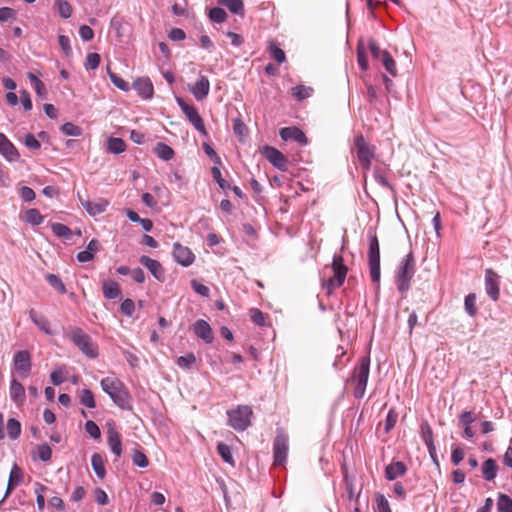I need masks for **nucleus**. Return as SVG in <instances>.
I'll return each instance as SVG.
<instances>
[{
    "mask_svg": "<svg viewBox=\"0 0 512 512\" xmlns=\"http://www.w3.org/2000/svg\"><path fill=\"white\" fill-rule=\"evenodd\" d=\"M211 174L213 179L218 183L219 187L222 190L225 191L231 188L230 184L225 179L222 178L221 171L217 166L212 167Z\"/></svg>",
    "mask_w": 512,
    "mask_h": 512,
    "instance_id": "nucleus-47",
    "label": "nucleus"
},
{
    "mask_svg": "<svg viewBox=\"0 0 512 512\" xmlns=\"http://www.w3.org/2000/svg\"><path fill=\"white\" fill-rule=\"evenodd\" d=\"M13 369L20 378H27L32 369V360L29 351L20 350L15 353L13 358Z\"/></svg>",
    "mask_w": 512,
    "mask_h": 512,
    "instance_id": "nucleus-9",
    "label": "nucleus"
},
{
    "mask_svg": "<svg viewBox=\"0 0 512 512\" xmlns=\"http://www.w3.org/2000/svg\"><path fill=\"white\" fill-rule=\"evenodd\" d=\"M108 445L111 451L117 456L120 457L122 453V442L119 433L114 428H109L107 432Z\"/></svg>",
    "mask_w": 512,
    "mask_h": 512,
    "instance_id": "nucleus-24",
    "label": "nucleus"
},
{
    "mask_svg": "<svg viewBox=\"0 0 512 512\" xmlns=\"http://www.w3.org/2000/svg\"><path fill=\"white\" fill-rule=\"evenodd\" d=\"M374 179L382 187L387 188L391 191L394 190L393 186L390 184L387 178L384 175H382L378 170L374 171Z\"/></svg>",
    "mask_w": 512,
    "mask_h": 512,
    "instance_id": "nucleus-63",
    "label": "nucleus"
},
{
    "mask_svg": "<svg viewBox=\"0 0 512 512\" xmlns=\"http://www.w3.org/2000/svg\"><path fill=\"white\" fill-rule=\"evenodd\" d=\"M20 197L25 202H31L35 199L36 195L32 188L28 186H23L20 189Z\"/></svg>",
    "mask_w": 512,
    "mask_h": 512,
    "instance_id": "nucleus-61",
    "label": "nucleus"
},
{
    "mask_svg": "<svg viewBox=\"0 0 512 512\" xmlns=\"http://www.w3.org/2000/svg\"><path fill=\"white\" fill-rule=\"evenodd\" d=\"M369 248L367 253L368 265L370 271V278L373 283L379 284L380 272V246L375 233H368Z\"/></svg>",
    "mask_w": 512,
    "mask_h": 512,
    "instance_id": "nucleus-4",
    "label": "nucleus"
},
{
    "mask_svg": "<svg viewBox=\"0 0 512 512\" xmlns=\"http://www.w3.org/2000/svg\"><path fill=\"white\" fill-rule=\"evenodd\" d=\"M397 419H398V414L396 413V411L393 409L389 410V412L386 416V419H385L384 430L386 433L389 432L392 428H394V426L397 423Z\"/></svg>",
    "mask_w": 512,
    "mask_h": 512,
    "instance_id": "nucleus-54",
    "label": "nucleus"
},
{
    "mask_svg": "<svg viewBox=\"0 0 512 512\" xmlns=\"http://www.w3.org/2000/svg\"><path fill=\"white\" fill-rule=\"evenodd\" d=\"M79 35L83 41H90L94 37V31L88 25H81Z\"/></svg>",
    "mask_w": 512,
    "mask_h": 512,
    "instance_id": "nucleus-64",
    "label": "nucleus"
},
{
    "mask_svg": "<svg viewBox=\"0 0 512 512\" xmlns=\"http://www.w3.org/2000/svg\"><path fill=\"white\" fill-rule=\"evenodd\" d=\"M58 42L60 47L66 56H69L72 53V48L70 46V39L65 35L58 36Z\"/></svg>",
    "mask_w": 512,
    "mask_h": 512,
    "instance_id": "nucleus-62",
    "label": "nucleus"
},
{
    "mask_svg": "<svg viewBox=\"0 0 512 512\" xmlns=\"http://www.w3.org/2000/svg\"><path fill=\"white\" fill-rule=\"evenodd\" d=\"M121 312L126 316H132L135 311V304L134 301L127 298L125 299L120 306Z\"/></svg>",
    "mask_w": 512,
    "mask_h": 512,
    "instance_id": "nucleus-55",
    "label": "nucleus"
},
{
    "mask_svg": "<svg viewBox=\"0 0 512 512\" xmlns=\"http://www.w3.org/2000/svg\"><path fill=\"white\" fill-rule=\"evenodd\" d=\"M173 257L175 261L183 267L192 265L195 260V255L192 253V251L180 243H174Z\"/></svg>",
    "mask_w": 512,
    "mask_h": 512,
    "instance_id": "nucleus-14",
    "label": "nucleus"
},
{
    "mask_svg": "<svg viewBox=\"0 0 512 512\" xmlns=\"http://www.w3.org/2000/svg\"><path fill=\"white\" fill-rule=\"evenodd\" d=\"M420 433H421V438L423 439L425 445L427 446V449H428V452H429L431 458L433 459V461L436 464H438L437 456H436V447L434 445V440H433V430L426 420L421 422Z\"/></svg>",
    "mask_w": 512,
    "mask_h": 512,
    "instance_id": "nucleus-15",
    "label": "nucleus"
},
{
    "mask_svg": "<svg viewBox=\"0 0 512 512\" xmlns=\"http://www.w3.org/2000/svg\"><path fill=\"white\" fill-rule=\"evenodd\" d=\"M272 57L279 63L282 64L286 60L285 52L279 48L274 42H270L269 46Z\"/></svg>",
    "mask_w": 512,
    "mask_h": 512,
    "instance_id": "nucleus-48",
    "label": "nucleus"
},
{
    "mask_svg": "<svg viewBox=\"0 0 512 512\" xmlns=\"http://www.w3.org/2000/svg\"><path fill=\"white\" fill-rule=\"evenodd\" d=\"M134 89L143 98H150L153 94V85L148 78H139L133 83Z\"/></svg>",
    "mask_w": 512,
    "mask_h": 512,
    "instance_id": "nucleus-25",
    "label": "nucleus"
},
{
    "mask_svg": "<svg viewBox=\"0 0 512 512\" xmlns=\"http://www.w3.org/2000/svg\"><path fill=\"white\" fill-rule=\"evenodd\" d=\"M69 339L77 346L83 354L94 359L98 356V347L91 337L80 328H72L68 332Z\"/></svg>",
    "mask_w": 512,
    "mask_h": 512,
    "instance_id": "nucleus-6",
    "label": "nucleus"
},
{
    "mask_svg": "<svg viewBox=\"0 0 512 512\" xmlns=\"http://www.w3.org/2000/svg\"><path fill=\"white\" fill-rule=\"evenodd\" d=\"M497 510L498 512H512L511 497L504 493H499L497 499Z\"/></svg>",
    "mask_w": 512,
    "mask_h": 512,
    "instance_id": "nucleus-35",
    "label": "nucleus"
},
{
    "mask_svg": "<svg viewBox=\"0 0 512 512\" xmlns=\"http://www.w3.org/2000/svg\"><path fill=\"white\" fill-rule=\"evenodd\" d=\"M464 307L469 316L474 317L477 314L476 295L474 293H470L465 297Z\"/></svg>",
    "mask_w": 512,
    "mask_h": 512,
    "instance_id": "nucleus-39",
    "label": "nucleus"
},
{
    "mask_svg": "<svg viewBox=\"0 0 512 512\" xmlns=\"http://www.w3.org/2000/svg\"><path fill=\"white\" fill-rule=\"evenodd\" d=\"M498 470L497 463L494 459H486L482 465L483 477L487 481H492L496 477Z\"/></svg>",
    "mask_w": 512,
    "mask_h": 512,
    "instance_id": "nucleus-27",
    "label": "nucleus"
},
{
    "mask_svg": "<svg viewBox=\"0 0 512 512\" xmlns=\"http://www.w3.org/2000/svg\"><path fill=\"white\" fill-rule=\"evenodd\" d=\"M154 153L164 161H169L174 156V150L163 142L156 143Z\"/></svg>",
    "mask_w": 512,
    "mask_h": 512,
    "instance_id": "nucleus-28",
    "label": "nucleus"
},
{
    "mask_svg": "<svg viewBox=\"0 0 512 512\" xmlns=\"http://www.w3.org/2000/svg\"><path fill=\"white\" fill-rule=\"evenodd\" d=\"M415 272V258L413 252L410 251L399 262L395 270V283L399 292L405 293L410 289V282Z\"/></svg>",
    "mask_w": 512,
    "mask_h": 512,
    "instance_id": "nucleus-2",
    "label": "nucleus"
},
{
    "mask_svg": "<svg viewBox=\"0 0 512 512\" xmlns=\"http://www.w3.org/2000/svg\"><path fill=\"white\" fill-rule=\"evenodd\" d=\"M332 270L334 275L323 284L328 294H331L334 289L341 287L347 276L348 268L344 264V259L340 254L333 256Z\"/></svg>",
    "mask_w": 512,
    "mask_h": 512,
    "instance_id": "nucleus-7",
    "label": "nucleus"
},
{
    "mask_svg": "<svg viewBox=\"0 0 512 512\" xmlns=\"http://www.w3.org/2000/svg\"><path fill=\"white\" fill-rule=\"evenodd\" d=\"M61 131L67 136H76L77 137V136L82 135L81 127H79L71 122L64 123L61 126Z\"/></svg>",
    "mask_w": 512,
    "mask_h": 512,
    "instance_id": "nucleus-46",
    "label": "nucleus"
},
{
    "mask_svg": "<svg viewBox=\"0 0 512 512\" xmlns=\"http://www.w3.org/2000/svg\"><path fill=\"white\" fill-rule=\"evenodd\" d=\"M59 15L64 18L68 19L72 15V7L66 0H57L55 3Z\"/></svg>",
    "mask_w": 512,
    "mask_h": 512,
    "instance_id": "nucleus-42",
    "label": "nucleus"
},
{
    "mask_svg": "<svg viewBox=\"0 0 512 512\" xmlns=\"http://www.w3.org/2000/svg\"><path fill=\"white\" fill-rule=\"evenodd\" d=\"M263 153L266 159L277 169L281 171H286L288 169V160L278 149L271 146H265Z\"/></svg>",
    "mask_w": 512,
    "mask_h": 512,
    "instance_id": "nucleus-13",
    "label": "nucleus"
},
{
    "mask_svg": "<svg viewBox=\"0 0 512 512\" xmlns=\"http://www.w3.org/2000/svg\"><path fill=\"white\" fill-rule=\"evenodd\" d=\"M178 105L180 106L183 113L188 118L189 122L194 128L199 131L202 135L206 136L207 131L203 122L202 117L193 105L187 104L182 98L177 99Z\"/></svg>",
    "mask_w": 512,
    "mask_h": 512,
    "instance_id": "nucleus-11",
    "label": "nucleus"
},
{
    "mask_svg": "<svg viewBox=\"0 0 512 512\" xmlns=\"http://www.w3.org/2000/svg\"><path fill=\"white\" fill-rule=\"evenodd\" d=\"M51 229L53 233L60 238L69 239L72 235L70 228L62 223H52Z\"/></svg>",
    "mask_w": 512,
    "mask_h": 512,
    "instance_id": "nucleus-38",
    "label": "nucleus"
},
{
    "mask_svg": "<svg viewBox=\"0 0 512 512\" xmlns=\"http://www.w3.org/2000/svg\"><path fill=\"white\" fill-rule=\"evenodd\" d=\"M132 462L134 465L141 468H145L149 464L147 456L139 449H134L132 454Z\"/></svg>",
    "mask_w": 512,
    "mask_h": 512,
    "instance_id": "nucleus-44",
    "label": "nucleus"
},
{
    "mask_svg": "<svg viewBox=\"0 0 512 512\" xmlns=\"http://www.w3.org/2000/svg\"><path fill=\"white\" fill-rule=\"evenodd\" d=\"M219 4L224 5L228 10L236 15L244 14V3L242 0H219Z\"/></svg>",
    "mask_w": 512,
    "mask_h": 512,
    "instance_id": "nucleus-30",
    "label": "nucleus"
},
{
    "mask_svg": "<svg viewBox=\"0 0 512 512\" xmlns=\"http://www.w3.org/2000/svg\"><path fill=\"white\" fill-rule=\"evenodd\" d=\"M378 512H391L388 500L381 494L376 496Z\"/></svg>",
    "mask_w": 512,
    "mask_h": 512,
    "instance_id": "nucleus-59",
    "label": "nucleus"
},
{
    "mask_svg": "<svg viewBox=\"0 0 512 512\" xmlns=\"http://www.w3.org/2000/svg\"><path fill=\"white\" fill-rule=\"evenodd\" d=\"M24 218L27 223L33 226L40 225L44 220V217L41 215L39 210L35 208L28 209L25 212Z\"/></svg>",
    "mask_w": 512,
    "mask_h": 512,
    "instance_id": "nucleus-36",
    "label": "nucleus"
},
{
    "mask_svg": "<svg viewBox=\"0 0 512 512\" xmlns=\"http://www.w3.org/2000/svg\"><path fill=\"white\" fill-rule=\"evenodd\" d=\"M370 372V358L361 357L353 370L351 380L356 382L354 397L360 399L364 396Z\"/></svg>",
    "mask_w": 512,
    "mask_h": 512,
    "instance_id": "nucleus-3",
    "label": "nucleus"
},
{
    "mask_svg": "<svg viewBox=\"0 0 512 512\" xmlns=\"http://www.w3.org/2000/svg\"><path fill=\"white\" fill-rule=\"evenodd\" d=\"M407 471L406 465L401 461L392 462L385 468V478L393 481L396 478L404 475Z\"/></svg>",
    "mask_w": 512,
    "mask_h": 512,
    "instance_id": "nucleus-23",
    "label": "nucleus"
},
{
    "mask_svg": "<svg viewBox=\"0 0 512 512\" xmlns=\"http://www.w3.org/2000/svg\"><path fill=\"white\" fill-rule=\"evenodd\" d=\"M139 262L145 268H147L150 273L159 281H163L165 278V273L162 265L159 261L150 258L149 256H141Z\"/></svg>",
    "mask_w": 512,
    "mask_h": 512,
    "instance_id": "nucleus-18",
    "label": "nucleus"
},
{
    "mask_svg": "<svg viewBox=\"0 0 512 512\" xmlns=\"http://www.w3.org/2000/svg\"><path fill=\"white\" fill-rule=\"evenodd\" d=\"M209 18L215 23H223L227 19V13L220 7H214L209 11Z\"/></svg>",
    "mask_w": 512,
    "mask_h": 512,
    "instance_id": "nucleus-43",
    "label": "nucleus"
},
{
    "mask_svg": "<svg viewBox=\"0 0 512 512\" xmlns=\"http://www.w3.org/2000/svg\"><path fill=\"white\" fill-rule=\"evenodd\" d=\"M485 291L489 298L497 301L500 296V276L492 269L485 270Z\"/></svg>",
    "mask_w": 512,
    "mask_h": 512,
    "instance_id": "nucleus-12",
    "label": "nucleus"
},
{
    "mask_svg": "<svg viewBox=\"0 0 512 512\" xmlns=\"http://www.w3.org/2000/svg\"><path fill=\"white\" fill-rule=\"evenodd\" d=\"M250 318L251 320L258 326H264L265 325V315L264 313L257 309V308H252L250 309Z\"/></svg>",
    "mask_w": 512,
    "mask_h": 512,
    "instance_id": "nucleus-53",
    "label": "nucleus"
},
{
    "mask_svg": "<svg viewBox=\"0 0 512 512\" xmlns=\"http://www.w3.org/2000/svg\"><path fill=\"white\" fill-rule=\"evenodd\" d=\"M108 74H109V78L111 80V82L117 87L119 88L120 90H123V91H127L129 90V84L128 82H126L124 79H122L121 77H119L117 74H115L114 72H111L109 69H108Z\"/></svg>",
    "mask_w": 512,
    "mask_h": 512,
    "instance_id": "nucleus-49",
    "label": "nucleus"
},
{
    "mask_svg": "<svg viewBox=\"0 0 512 512\" xmlns=\"http://www.w3.org/2000/svg\"><path fill=\"white\" fill-rule=\"evenodd\" d=\"M78 197L81 205L85 208L90 216H97L105 212L109 205V202L103 198H100L96 201H90L88 199H83L80 195H78Z\"/></svg>",
    "mask_w": 512,
    "mask_h": 512,
    "instance_id": "nucleus-17",
    "label": "nucleus"
},
{
    "mask_svg": "<svg viewBox=\"0 0 512 512\" xmlns=\"http://www.w3.org/2000/svg\"><path fill=\"white\" fill-rule=\"evenodd\" d=\"M6 428L9 438L12 440L17 439L21 434V424L15 418L8 419Z\"/></svg>",
    "mask_w": 512,
    "mask_h": 512,
    "instance_id": "nucleus-33",
    "label": "nucleus"
},
{
    "mask_svg": "<svg viewBox=\"0 0 512 512\" xmlns=\"http://www.w3.org/2000/svg\"><path fill=\"white\" fill-rule=\"evenodd\" d=\"M38 458L43 461L47 462L51 459L52 456V449L51 447L44 443L38 446L37 448Z\"/></svg>",
    "mask_w": 512,
    "mask_h": 512,
    "instance_id": "nucleus-50",
    "label": "nucleus"
},
{
    "mask_svg": "<svg viewBox=\"0 0 512 512\" xmlns=\"http://www.w3.org/2000/svg\"><path fill=\"white\" fill-rule=\"evenodd\" d=\"M196 362V357L193 353H187L184 356L177 358L176 363L182 369H191Z\"/></svg>",
    "mask_w": 512,
    "mask_h": 512,
    "instance_id": "nucleus-41",
    "label": "nucleus"
},
{
    "mask_svg": "<svg viewBox=\"0 0 512 512\" xmlns=\"http://www.w3.org/2000/svg\"><path fill=\"white\" fill-rule=\"evenodd\" d=\"M102 390L122 410H132L130 395L124 383L115 376H108L100 382Z\"/></svg>",
    "mask_w": 512,
    "mask_h": 512,
    "instance_id": "nucleus-1",
    "label": "nucleus"
},
{
    "mask_svg": "<svg viewBox=\"0 0 512 512\" xmlns=\"http://www.w3.org/2000/svg\"><path fill=\"white\" fill-rule=\"evenodd\" d=\"M91 465L98 478L103 479L106 475V469L102 456L98 453H94L91 456Z\"/></svg>",
    "mask_w": 512,
    "mask_h": 512,
    "instance_id": "nucleus-29",
    "label": "nucleus"
},
{
    "mask_svg": "<svg viewBox=\"0 0 512 512\" xmlns=\"http://www.w3.org/2000/svg\"><path fill=\"white\" fill-rule=\"evenodd\" d=\"M9 394L17 406H22L25 403V388L16 378H12L10 381Z\"/></svg>",
    "mask_w": 512,
    "mask_h": 512,
    "instance_id": "nucleus-21",
    "label": "nucleus"
},
{
    "mask_svg": "<svg viewBox=\"0 0 512 512\" xmlns=\"http://www.w3.org/2000/svg\"><path fill=\"white\" fill-rule=\"evenodd\" d=\"M379 60H381L387 72H389L392 76L397 75L396 63L388 51L384 50L382 57Z\"/></svg>",
    "mask_w": 512,
    "mask_h": 512,
    "instance_id": "nucleus-34",
    "label": "nucleus"
},
{
    "mask_svg": "<svg viewBox=\"0 0 512 512\" xmlns=\"http://www.w3.org/2000/svg\"><path fill=\"white\" fill-rule=\"evenodd\" d=\"M191 287L197 294L203 297H208L210 294L209 288L206 285L198 282L197 280L191 281Z\"/></svg>",
    "mask_w": 512,
    "mask_h": 512,
    "instance_id": "nucleus-56",
    "label": "nucleus"
},
{
    "mask_svg": "<svg viewBox=\"0 0 512 512\" xmlns=\"http://www.w3.org/2000/svg\"><path fill=\"white\" fill-rule=\"evenodd\" d=\"M23 479V472L22 470L14 464V466L11 469L9 480L14 482L16 485H19Z\"/></svg>",
    "mask_w": 512,
    "mask_h": 512,
    "instance_id": "nucleus-58",
    "label": "nucleus"
},
{
    "mask_svg": "<svg viewBox=\"0 0 512 512\" xmlns=\"http://www.w3.org/2000/svg\"><path fill=\"white\" fill-rule=\"evenodd\" d=\"M47 282L60 294L66 293V287L60 277L55 274H47L46 275Z\"/></svg>",
    "mask_w": 512,
    "mask_h": 512,
    "instance_id": "nucleus-40",
    "label": "nucleus"
},
{
    "mask_svg": "<svg viewBox=\"0 0 512 512\" xmlns=\"http://www.w3.org/2000/svg\"><path fill=\"white\" fill-rule=\"evenodd\" d=\"M101 58L98 53H89L86 56L85 67L86 69L95 70L100 64Z\"/></svg>",
    "mask_w": 512,
    "mask_h": 512,
    "instance_id": "nucleus-51",
    "label": "nucleus"
},
{
    "mask_svg": "<svg viewBox=\"0 0 512 512\" xmlns=\"http://www.w3.org/2000/svg\"><path fill=\"white\" fill-rule=\"evenodd\" d=\"M190 91L198 101L204 100L210 91L209 79L201 75L197 82L190 88Z\"/></svg>",
    "mask_w": 512,
    "mask_h": 512,
    "instance_id": "nucleus-20",
    "label": "nucleus"
},
{
    "mask_svg": "<svg viewBox=\"0 0 512 512\" xmlns=\"http://www.w3.org/2000/svg\"><path fill=\"white\" fill-rule=\"evenodd\" d=\"M233 131L238 136H244L247 134V126L240 118H236L233 121Z\"/></svg>",
    "mask_w": 512,
    "mask_h": 512,
    "instance_id": "nucleus-60",
    "label": "nucleus"
},
{
    "mask_svg": "<svg viewBox=\"0 0 512 512\" xmlns=\"http://www.w3.org/2000/svg\"><path fill=\"white\" fill-rule=\"evenodd\" d=\"M80 403L87 408H95L96 403L94 395L89 389H83L80 394Z\"/></svg>",
    "mask_w": 512,
    "mask_h": 512,
    "instance_id": "nucleus-45",
    "label": "nucleus"
},
{
    "mask_svg": "<svg viewBox=\"0 0 512 512\" xmlns=\"http://www.w3.org/2000/svg\"><path fill=\"white\" fill-rule=\"evenodd\" d=\"M193 331L197 337L201 338L206 343H211L213 340L212 329L207 321L199 319L193 325Z\"/></svg>",
    "mask_w": 512,
    "mask_h": 512,
    "instance_id": "nucleus-22",
    "label": "nucleus"
},
{
    "mask_svg": "<svg viewBox=\"0 0 512 512\" xmlns=\"http://www.w3.org/2000/svg\"><path fill=\"white\" fill-rule=\"evenodd\" d=\"M85 431L93 438V439H99L101 436V431L98 427V425L92 421L88 420L85 423Z\"/></svg>",
    "mask_w": 512,
    "mask_h": 512,
    "instance_id": "nucleus-52",
    "label": "nucleus"
},
{
    "mask_svg": "<svg viewBox=\"0 0 512 512\" xmlns=\"http://www.w3.org/2000/svg\"><path fill=\"white\" fill-rule=\"evenodd\" d=\"M313 89L304 85H297L292 88V95L298 101H302L311 96Z\"/></svg>",
    "mask_w": 512,
    "mask_h": 512,
    "instance_id": "nucleus-37",
    "label": "nucleus"
},
{
    "mask_svg": "<svg viewBox=\"0 0 512 512\" xmlns=\"http://www.w3.org/2000/svg\"><path fill=\"white\" fill-rule=\"evenodd\" d=\"M288 450V436L285 433L278 431L273 443L274 463L279 465L284 464L287 460Z\"/></svg>",
    "mask_w": 512,
    "mask_h": 512,
    "instance_id": "nucleus-10",
    "label": "nucleus"
},
{
    "mask_svg": "<svg viewBox=\"0 0 512 512\" xmlns=\"http://www.w3.org/2000/svg\"><path fill=\"white\" fill-rule=\"evenodd\" d=\"M280 136L284 141L294 140L301 145H306L308 143L304 132L295 126L282 128L280 130Z\"/></svg>",
    "mask_w": 512,
    "mask_h": 512,
    "instance_id": "nucleus-19",
    "label": "nucleus"
},
{
    "mask_svg": "<svg viewBox=\"0 0 512 512\" xmlns=\"http://www.w3.org/2000/svg\"><path fill=\"white\" fill-rule=\"evenodd\" d=\"M217 452L221 456L224 462L230 464L231 466H235V461L232 455V451L229 445L220 442L217 445Z\"/></svg>",
    "mask_w": 512,
    "mask_h": 512,
    "instance_id": "nucleus-32",
    "label": "nucleus"
},
{
    "mask_svg": "<svg viewBox=\"0 0 512 512\" xmlns=\"http://www.w3.org/2000/svg\"><path fill=\"white\" fill-rule=\"evenodd\" d=\"M102 291L104 297L107 299H116L121 294L119 284L112 279H106L103 281Z\"/></svg>",
    "mask_w": 512,
    "mask_h": 512,
    "instance_id": "nucleus-26",
    "label": "nucleus"
},
{
    "mask_svg": "<svg viewBox=\"0 0 512 512\" xmlns=\"http://www.w3.org/2000/svg\"><path fill=\"white\" fill-rule=\"evenodd\" d=\"M375 146L370 145L363 135L359 134L354 138L352 152L356 153L357 159L364 171H369L372 160L375 157Z\"/></svg>",
    "mask_w": 512,
    "mask_h": 512,
    "instance_id": "nucleus-5",
    "label": "nucleus"
},
{
    "mask_svg": "<svg viewBox=\"0 0 512 512\" xmlns=\"http://www.w3.org/2000/svg\"><path fill=\"white\" fill-rule=\"evenodd\" d=\"M0 154L9 162L17 161L20 157L14 144L3 133H0Z\"/></svg>",
    "mask_w": 512,
    "mask_h": 512,
    "instance_id": "nucleus-16",
    "label": "nucleus"
},
{
    "mask_svg": "<svg viewBox=\"0 0 512 512\" xmlns=\"http://www.w3.org/2000/svg\"><path fill=\"white\" fill-rule=\"evenodd\" d=\"M107 148L113 154H120L126 150V144L121 138L110 137L107 141Z\"/></svg>",
    "mask_w": 512,
    "mask_h": 512,
    "instance_id": "nucleus-31",
    "label": "nucleus"
},
{
    "mask_svg": "<svg viewBox=\"0 0 512 512\" xmlns=\"http://www.w3.org/2000/svg\"><path fill=\"white\" fill-rule=\"evenodd\" d=\"M31 319L42 331H44L48 335L51 334V331L49 329L50 324L47 319H45L44 317L38 318V317L34 316L33 314H31Z\"/></svg>",
    "mask_w": 512,
    "mask_h": 512,
    "instance_id": "nucleus-57",
    "label": "nucleus"
},
{
    "mask_svg": "<svg viewBox=\"0 0 512 512\" xmlns=\"http://www.w3.org/2000/svg\"><path fill=\"white\" fill-rule=\"evenodd\" d=\"M252 409L247 405H239L227 411L228 424L237 431H244L250 425Z\"/></svg>",
    "mask_w": 512,
    "mask_h": 512,
    "instance_id": "nucleus-8",
    "label": "nucleus"
}]
</instances>
